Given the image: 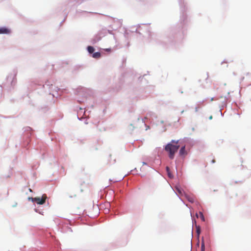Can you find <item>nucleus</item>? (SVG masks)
<instances>
[{
	"label": "nucleus",
	"mask_w": 251,
	"mask_h": 251,
	"mask_svg": "<svg viewBox=\"0 0 251 251\" xmlns=\"http://www.w3.org/2000/svg\"><path fill=\"white\" fill-rule=\"evenodd\" d=\"M179 155L181 156L185 155L187 154V152L185 151V147L183 146L181 148L179 151Z\"/></svg>",
	"instance_id": "20e7f679"
},
{
	"label": "nucleus",
	"mask_w": 251,
	"mask_h": 251,
	"mask_svg": "<svg viewBox=\"0 0 251 251\" xmlns=\"http://www.w3.org/2000/svg\"><path fill=\"white\" fill-rule=\"evenodd\" d=\"M179 118H178V119H177V120H176V122H179Z\"/></svg>",
	"instance_id": "dca6fc26"
},
{
	"label": "nucleus",
	"mask_w": 251,
	"mask_h": 251,
	"mask_svg": "<svg viewBox=\"0 0 251 251\" xmlns=\"http://www.w3.org/2000/svg\"><path fill=\"white\" fill-rule=\"evenodd\" d=\"M110 50V49H106L107 51H109Z\"/></svg>",
	"instance_id": "a211bd4d"
},
{
	"label": "nucleus",
	"mask_w": 251,
	"mask_h": 251,
	"mask_svg": "<svg viewBox=\"0 0 251 251\" xmlns=\"http://www.w3.org/2000/svg\"><path fill=\"white\" fill-rule=\"evenodd\" d=\"M185 197L188 200V201L191 203L194 202L195 201V198L193 196L185 195Z\"/></svg>",
	"instance_id": "39448f33"
},
{
	"label": "nucleus",
	"mask_w": 251,
	"mask_h": 251,
	"mask_svg": "<svg viewBox=\"0 0 251 251\" xmlns=\"http://www.w3.org/2000/svg\"><path fill=\"white\" fill-rule=\"evenodd\" d=\"M34 198L29 197L28 198V200L31 201L33 202H35Z\"/></svg>",
	"instance_id": "9b49d317"
},
{
	"label": "nucleus",
	"mask_w": 251,
	"mask_h": 251,
	"mask_svg": "<svg viewBox=\"0 0 251 251\" xmlns=\"http://www.w3.org/2000/svg\"><path fill=\"white\" fill-rule=\"evenodd\" d=\"M199 215H200V217H201V220H202L203 221H204V216H203V215L202 213V212H200L199 213Z\"/></svg>",
	"instance_id": "1a4fd4ad"
},
{
	"label": "nucleus",
	"mask_w": 251,
	"mask_h": 251,
	"mask_svg": "<svg viewBox=\"0 0 251 251\" xmlns=\"http://www.w3.org/2000/svg\"><path fill=\"white\" fill-rule=\"evenodd\" d=\"M212 162L213 163H215V159H213V160H212Z\"/></svg>",
	"instance_id": "2eb2a0df"
},
{
	"label": "nucleus",
	"mask_w": 251,
	"mask_h": 251,
	"mask_svg": "<svg viewBox=\"0 0 251 251\" xmlns=\"http://www.w3.org/2000/svg\"><path fill=\"white\" fill-rule=\"evenodd\" d=\"M100 53L99 52H96L93 53V57L95 58H99L100 57Z\"/></svg>",
	"instance_id": "423d86ee"
},
{
	"label": "nucleus",
	"mask_w": 251,
	"mask_h": 251,
	"mask_svg": "<svg viewBox=\"0 0 251 251\" xmlns=\"http://www.w3.org/2000/svg\"><path fill=\"white\" fill-rule=\"evenodd\" d=\"M198 108H199V107H196L195 108V111H196V112H197V111H198Z\"/></svg>",
	"instance_id": "4468645a"
},
{
	"label": "nucleus",
	"mask_w": 251,
	"mask_h": 251,
	"mask_svg": "<svg viewBox=\"0 0 251 251\" xmlns=\"http://www.w3.org/2000/svg\"><path fill=\"white\" fill-rule=\"evenodd\" d=\"M11 32L10 29L5 27H1L0 28V34H9Z\"/></svg>",
	"instance_id": "7ed1b4c3"
},
{
	"label": "nucleus",
	"mask_w": 251,
	"mask_h": 251,
	"mask_svg": "<svg viewBox=\"0 0 251 251\" xmlns=\"http://www.w3.org/2000/svg\"><path fill=\"white\" fill-rule=\"evenodd\" d=\"M166 169L167 172L168 173V176L170 178H172L173 177V176L170 173V169H169V167H166Z\"/></svg>",
	"instance_id": "6e6552de"
},
{
	"label": "nucleus",
	"mask_w": 251,
	"mask_h": 251,
	"mask_svg": "<svg viewBox=\"0 0 251 251\" xmlns=\"http://www.w3.org/2000/svg\"><path fill=\"white\" fill-rule=\"evenodd\" d=\"M209 119H212V116H211L209 117Z\"/></svg>",
	"instance_id": "f3484780"
},
{
	"label": "nucleus",
	"mask_w": 251,
	"mask_h": 251,
	"mask_svg": "<svg viewBox=\"0 0 251 251\" xmlns=\"http://www.w3.org/2000/svg\"><path fill=\"white\" fill-rule=\"evenodd\" d=\"M47 197L46 194L42 195V197H35L34 198L35 202L38 204H43L45 203Z\"/></svg>",
	"instance_id": "f03ea898"
},
{
	"label": "nucleus",
	"mask_w": 251,
	"mask_h": 251,
	"mask_svg": "<svg viewBox=\"0 0 251 251\" xmlns=\"http://www.w3.org/2000/svg\"><path fill=\"white\" fill-rule=\"evenodd\" d=\"M201 251H204V244L203 243L201 244Z\"/></svg>",
	"instance_id": "9d476101"
},
{
	"label": "nucleus",
	"mask_w": 251,
	"mask_h": 251,
	"mask_svg": "<svg viewBox=\"0 0 251 251\" xmlns=\"http://www.w3.org/2000/svg\"><path fill=\"white\" fill-rule=\"evenodd\" d=\"M177 191H178V193H179V194H181V190H180V189H177Z\"/></svg>",
	"instance_id": "ddd939ff"
},
{
	"label": "nucleus",
	"mask_w": 251,
	"mask_h": 251,
	"mask_svg": "<svg viewBox=\"0 0 251 251\" xmlns=\"http://www.w3.org/2000/svg\"><path fill=\"white\" fill-rule=\"evenodd\" d=\"M178 140H172L170 143L167 144L165 147V150L168 152L169 157L170 159H173L175 157V154L179 148V145H178Z\"/></svg>",
	"instance_id": "f257e3e1"
},
{
	"label": "nucleus",
	"mask_w": 251,
	"mask_h": 251,
	"mask_svg": "<svg viewBox=\"0 0 251 251\" xmlns=\"http://www.w3.org/2000/svg\"><path fill=\"white\" fill-rule=\"evenodd\" d=\"M87 50L90 53H92L94 51L95 49L92 46H88L87 47Z\"/></svg>",
	"instance_id": "0eeeda50"
},
{
	"label": "nucleus",
	"mask_w": 251,
	"mask_h": 251,
	"mask_svg": "<svg viewBox=\"0 0 251 251\" xmlns=\"http://www.w3.org/2000/svg\"><path fill=\"white\" fill-rule=\"evenodd\" d=\"M197 233H198V234H200V227H198L197 228Z\"/></svg>",
	"instance_id": "f8f14e48"
}]
</instances>
